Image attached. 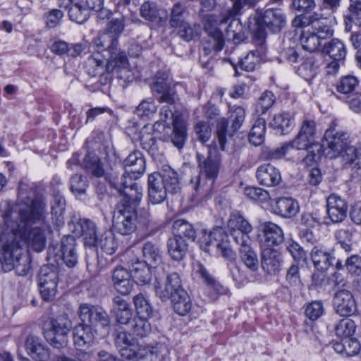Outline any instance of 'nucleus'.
Returning a JSON list of instances; mask_svg holds the SVG:
<instances>
[{
  "instance_id": "nucleus-35",
  "label": "nucleus",
  "mask_w": 361,
  "mask_h": 361,
  "mask_svg": "<svg viewBox=\"0 0 361 361\" xmlns=\"http://www.w3.org/2000/svg\"><path fill=\"white\" fill-rule=\"evenodd\" d=\"M144 262L152 267H157L162 263V252L159 246L152 242H147L142 246Z\"/></svg>"
},
{
  "instance_id": "nucleus-40",
  "label": "nucleus",
  "mask_w": 361,
  "mask_h": 361,
  "mask_svg": "<svg viewBox=\"0 0 361 361\" xmlns=\"http://www.w3.org/2000/svg\"><path fill=\"white\" fill-rule=\"evenodd\" d=\"M173 232L175 237L186 238L195 240L196 232L193 226L184 219H177L173 224Z\"/></svg>"
},
{
  "instance_id": "nucleus-14",
  "label": "nucleus",
  "mask_w": 361,
  "mask_h": 361,
  "mask_svg": "<svg viewBox=\"0 0 361 361\" xmlns=\"http://www.w3.org/2000/svg\"><path fill=\"white\" fill-rule=\"evenodd\" d=\"M259 237L264 247L278 246L284 240L282 228L271 221H265L259 226Z\"/></svg>"
},
{
  "instance_id": "nucleus-54",
  "label": "nucleus",
  "mask_w": 361,
  "mask_h": 361,
  "mask_svg": "<svg viewBox=\"0 0 361 361\" xmlns=\"http://www.w3.org/2000/svg\"><path fill=\"white\" fill-rule=\"evenodd\" d=\"M95 246L99 247L106 254L112 255L117 248V243L115 241L114 235L108 232L102 234L99 238H97V243Z\"/></svg>"
},
{
  "instance_id": "nucleus-16",
  "label": "nucleus",
  "mask_w": 361,
  "mask_h": 361,
  "mask_svg": "<svg viewBox=\"0 0 361 361\" xmlns=\"http://www.w3.org/2000/svg\"><path fill=\"white\" fill-rule=\"evenodd\" d=\"M256 24L264 25L273 32L281 30L286 23V18L281 9H267L264 13L257 12L255 16Z\"/></svg>"
},
{
  "instance_id": "nucleus-26",
  "label": "nucleus",
  "mask_w": 361,
  "mask_h": 361,
  "mask_svg": "<svg viewBox=\"0 0 361 361\" xmlns=\"http://www.w3.org/2000/svg\"><path fill=\"white\" fill-rule=\"evenodd\" d=\"M281 255L271 247H263L262 252V267L269 274H276L281 268Z\"/></svg>"
},
{
  "instance_id": "nucleus-28",
  "label": "nucleus",
  "mask_w": 361,
  "mask_h": 361,
  "mask_svg": "<svg viewBox=\"0 0 361 361\" xmlns=\"http://www.w3.org/2000/svg\"><path fill=\"white\" fill-rule=\"evenodd\" d=\"M334 305L336 313L348 317L356 311V303L353 295H334Z\"/></svg>"
},
{
  "instance_id": "nucleus-44",
  "label": "nucleus",
  "mask_w": 361,
  "mask_h": 361,
  "mask_svg": "<svg viewBox=\"0 0 361 361\" xmlns=\"http://www.w3.org/2000/svg\"><path fill=\"white\" fill-rule=\"evenodd\" d=\"M188 15L187 6L180 2H176L173 4L169 18V24L172 27H178L181 25L185 20V17Z\"/></svg>"
},
{
  "instance_id": "nucleus-12",
  "label": "nucleus",
  "mask_w": 361,
  "mask_h": 361,
  "mask_svg": "<svg viewBox=\"0 0 361 361\" xmlns=\"http://www.w3.org/2000/svg\"><path fill=\"white\" fill-rule=\"evenodd\" d=\"M226 229L236 243L252 241L250 233L253 228L238 211H234L230 214L226 223Z\"/></svg>"
},
{
  "instance_id": "nucleus-13",
  "label": "nucleus",
  "mask_w": 361,
  "mask_h": 361,
  "mask_svg": "<svg viewBox=\"0 0 361 361\" xmlns=\"http://www.w3.org/2000/svg\"><path fill=\"white\" fill-rule=\"evenodd\" d=\"M167 71H159L157 73L152 86V91L157 94V100L161 103L173 104L177 99L175 85L169 80Z\"/></svg>"
},
{
  "instance_id": "nucleus-27",
  "label": "nucleus",
  "mask_w": 361,
  "mask_h": 361,
  "mask_svg": "<svg viewBox=\"0 0 361 361\" xmlns=\"http://www.w3.org/2000/svg\"><path fill=\"white\" fill-rule=\"evenodd\" d=\"M62 259L66 265L70 268L78 263V255L75 252V239L72 235L63 236L61 241Z\"/></svg>"
},
{
  "instance_id": "nucleus-33",
  "label": "nucleus",
  "mask_w": 361,
  "mask_h": 361,
  "mask_svg": "<svg viewBox=\"0 0 361 361\" xmlns=\"http://www.w3.org/2000/svg\"><path fill=\"white\" fill-rule=\"evenodd\" d=\"M80 231L78 233L83 237L86 246L94 247L97 243V228L95 224L86 219H80L77 224Z\"/></svg>"
},
{
  "instance_id": "nucleus-41",
  "label": "nucleus",
  "mask_w": 361,
  "mask_h": 361,
  "mask_svg": "<svg viewBox=\"0 0 361 361\" xmlns=\"http://www.w3.org/2000/svg\"><path fill=\"white\" fill-rule=\"evenodd\" d=\"M284 288L289 292H299L302 290V283L299 276V268L292 265L288 270Z\"/></svg>"
},
{
  "instance_id": "nucleus-64",
  "label": "nucleus",
  "mask_w": 361,
  "mask_h": 361,
  "mask_svg": "<svg viewBox=\"0 0 361 361\" xmlns=\"http://www.w3.org/2000/svg\"><path fill=\"white\" fill-rule=\"evenodd\" d=\"M348 18L361 27V0H350Z\"/></svg>"
},
{
  "instance_id": "nucleus-43",
  "label": "nucleus",
  "mask_w": 361,
  "mask_h": 361,
  "mask_svg": "<svg viewBox=\"0 0 361 361\" xmlns=\"http://www.w3.org/2000/svg\"><path fill=\"white\" fill-rule=\"evenodd\" d=\"M171 303L174 311L179 315H185L192 307L189 295H171Z\"/></svg>"
},
{
  "instance_id": "nucleus-7",
  "label": "nucleus",
  "mask_w": 361,
  "mask_h": 361,
  "mask_svg": "<svg viewBox=\"0 0 361 361\" xmlns=\"http://www.w3.org/2000/svg\"><path fill=\"white\" fill-rule=\"evenodd\" d=\"M317 134L314 119L304 116L299 124L298 134L291 140L296 149L307 151V154L303 158V161L307 164L319 158L322 146L315 142Z\"/></svg>"
},
{
  "instance_id": "nucleus-10",
  "label": "nucleus",
  "mask_w": 361,
  "mask_h": 361,
  "mask_svg": "<svg viewBox=\"0 0 361 361\" xmlns=\"http://www.w3.org/2000/svg\"><path fill=\"white\" fill-rule=\"evenodd\" d=\"M200 248L206 252H216L226 259H233L235 254L231 247L228 236L221 228L203 231L199 240Z\"/></svg>"
},
{
  "instance_id": "nucleus-24",
  "label": "nucleus",
  "mask_w": 361,
  "mask_h": 361,
  "mask_svg": "<svg viewBox=\"0 0 361 361\" xmlns=\"http://www.w3.org/2000/svg\"><path fill=\"white\" fill-rule=\"evenodd\" d=\"M272 208L275 214L285 219L296 216L300 210L299 204L296 200L284 197L275 199Z\"/></svg>"
},
{
  "instance_id": "nucleus-42",
  "label": "nucleus",
  "mask_w": 361,
  "mask_h": 361,
  "mask_svg": "<svg viewBox=\"0 0 361 361\" xmlns=\"http://www.w3.org/2000/svg\"><path fill=\"white\" fill-rule=\"evenodd\" d=\"M265 130V119L262 118L257 119L249 133V142L255 146H259L262 144L264 140Z\"/></svg>"
},
{
  "instance_id": "nucleus-48",
  "label": "nucleus",
  "mask_w": 361,
  "mask_h": 361,
  "mask_svg": "<svg viewBox=\"0 0 361 361\" xmlns=\"http://www.w3.org/2000/svg\"><path fill=\"white\" fill-rule=\"evenodd\" d=\"M300 42L302 48L310 52L317 51L321 45L320 39L310 30L302 31Z\"/></svg>"
},
{
  "instance_id": "nucleus-34",
  "label": "nucleus",
  "mask_w": 361,
  "mask_h": 361,
  "mask_svg": "<svg viewBox=\"0 0 361 361\" xmlns=\"http://www.w3.org/2000/svg\"><path fill=\"white\" fill-rule=\"evenodd\" d=\"M167 250L171 259L179 262L183 260L186 255L188 244L185 239L173 236L168 240Z\"/></svg>"
},
{
  "instance_id": "nucleus-19",
  "label": "nucleus",
  "mask_w": 361,
  "mask_h": 361,
  "mask_svg": "<svg viewBox=\"0 0 361 361\" xmlns=\"http://www.w3.org/2000/svg\"><path fill=\"white\" fill-rule=\"evenodd\" d=\"M202 8L200 11V16L204 23L206 29L218 24L226 23L231 18L228 17V10L222 13L221 16H216L206 13L212 11L216 6V0H201Z\"/></svg>"
},
{
  "instance_id": "nucleus-31",
  "label": "nucleus",
  "mask_w": 361,
  "mask_h": 361,
  "mask_svg": "<svg viewBox=\"0 0 361 361\" xmlns=\"http://www.w3.org/2000/svg\"><path fill=\"white\" fill-rule=\"evenodd\" d=\"M294 115L288 112H280L274 115L270 126L282 135L289 133L293 128Z\"/></svg>"
},
{
  "instance_id": "nucleus-17",
  "label": "nucleus",
  "mask_w": 361,
  "mask_h": 361,
  "mask_svg": "<svg viewBox=\"0 0 361 361\" xmlns=\"http://www.w3.org/2000/svg\"><path fill=\"white\" fill-rule=\"evenodd\" d=\"M348 203L336 194H331L326 199L327 218L332 224L342 222L347 216Z\"/></svg>"
},
{
  "instance_id": "nucleus-38",
  "label": "nucleus",
  "mask_w": 361,
  "mask_h": 361,
  "mask_svg": "<svg viewBox=\"0 0 361 361\" xmlns=\"http://www.w3.org/2000/svg\"><path fill=\"white\" fill-rule=\"evenodd\" d=\"M128 326L133 336L139 338L146 337L152 331L148 319L141 317L135 316Z\"/></svg>"
},
{
  "instance_id": "nucleus-4",
  "label": "nucleus",
  "mask_w": 361,
  "mask_h": 361,
  "mask_svg": "<svg viewBox=\"0 0 361 361\" xmlns=\"http://www.w3.org/2000/svg\"><path fill=\"white\" fill-rule=\"evenodd\" d=\"M207 149L208 154L207 157H204L200 152L196 154L200 174L190 179V185L197 193H204L210 191L221 168V159L216 146L209 145L207 146Z\"/></svg>"
},
{
  "instance_id": "nucleus-50",
  "label": "nucleus",
  "mask_w": 361,
  "mask_h": 361,
  "mask_svg": "<svg viewBox=\"0 0 361 361\" xmlns=\"http://www.w3.org/2000/svg\"><path fill=\"white\" fill-rule=\"evenodd\" d=\"M178 35L184 41L190 42L200 33V26L197 23L190 24L186 21L178 26Z\"/></svg>"
},
{
  "instance_id": "nucleus-9",
  "label": "nucleus",
  "mask_w": 361,
  "mask_h": 361,
  "mask_svg": "<svg viewBox=\"0 0 361 361\" xmlns=\"http://www.w3.org/2000/svg\"><path fill=\"white\" fill-rule=\"evenodd\" d=\"M71 327V322L66 314L50 318L44 324V337L54 348H63L68 344Z\"/></svg>"
},
{
  "instance_id": "nucleus-11",
  "label": "nucleus",
  "mask_w": 361,
  "mask_h": 361,
  "mask_svg": "<svg viewBox=\"0 0 361 361\" xmlns=\"http://www.w3.org/2000/svg\"><path fill=\"white\" fill-rule=\"evenodd\" d=\"M336 126V121L331 122L330 127L324 133L323 146L329 150L328 155L330 158L338 157L339 153L350 144L349 133L343 130H337Z\"/></svg>"
},
{
  "instance_id": "nucleus-25",
  "label": "nucleus",
  "mask_w": 361,
  "mask_h": 361,
  "mask_svg": "<svg viewBox=\"0 0 361 361\" xmlns=\"http://www.w3.org/2000/svg\"><path fill=\"white\" fill-rule=\"evenodd\" d=\"M58 273L49 267H43L38 276V286L40 293H51L56 291Z\"/></svg>"
},
{
  "instance_id": "nucleus-29",
  "label": "nucleus",
  "mask_w": 361,
  "mask_h": 361,
  "mask_svg": "<svg viewBox=\"0 0 361 361\" xmlns=\"http://www.w3.org/2000/svg\"><path fill=\"white\" fill-rule=\"evenodd\" d=\"M322 52L331 59L344 61L347 55V49L343 41L334 38L324 44Z\"/></svg>"
},
{
  "instance_id": "nucleus-32",
  "label": "nucleus",
  "mask_w": 361,
  "mask_h": 361,
  "mask_svg": "<svg viewBox=\"0 0 361 361\" xmlns=\"http://www.w3.org/2000/svg\"><path fill=\"white\" fill-rule=\"evenodd\" d=\"M252 241L238 243L239 245L238 251L241 261L245 265L252 271L257 270L259 262L256 252L251 247Z\"/></svg>"
},
{
  "instance_id": "nucleus-37",
  "label": "nucleus",
  "mask_w": 361,
  "mask_h": 361,
  "mask_svg": "<svg viewBox=\"0 0 361 361\" xmlns=\"http://www.w3.org/2000/svg\"><path fill=\"white\" fill-rule=\"evenodd\" d=\"M224 46V39L222 32L218 30L214 29V31L210 32L209 38L208 41L203 45L202 55L200 59L207 56L214 50L216 52L221 51Z\"/></svg>"
},
{
  "instance_id": "nucleus-45",
  "label": "nucleus",
  "mask_w": 361,
  "mask_h": 361,
  "mask_svg": "<svg viewBox=\"0 0 361 361\" xmlns=\"http://www.w3.org/2000/svg\"><path fill=\"white\" fill-rule=\"evenodd\" d=\"M173 126L171 140L176 147L180 149L186 140V128L184 123L177 118L173 120Z\"/></svg>"
},
{
  "instance_id": "nucleus-52",
  "label": "nucleus",
  "mask_w": 361,
  "mask_h": 361,
  "mask_svg": "<svg viewBox=\"0 0 361 361\" xmlns=\"http://www.w3.org/2000/svg\"><path fill=\"white\" fill-rule=\"evenodd\" d=\"M136 342L135 338L133 337V334L130 332L127 331H120L116 336L115 338V344L116 347L118 348L120 352V355H121L122 349H128V350H135V343Z\"/></svg>"
},
{
  "instance_id": "nucleus-56",
  "label": "nucleus",
  "mask_w": 361,
  "mask_h": 361,
  "mask_svg": "<svg viewBox=\"0 0 361 361\" xmlns=\"http://www.w3.org/2000/svg\"><path fill=\"white\" fill-rule=\"evenodd\" d=\"M228 118L231 123V128L233 133L238 130L243 125L245 121V111L241 106H237L231 109L228 111Z\"/></svg>"
},
{
  "instance_id": "nucleus-5",
  "label": "nucleus",
  "mask_w": 361,
  "mask_h": 361,
  "mask_svg": "<svg viewBox=\"0 0 361 361\" xmlns=\"http://www.w3.org/2000/svg\"><path fill=\"white\" fill-rule=\"evenodd\" d=\"M180 190L178 173L170 166H165L160 172H155L148 177V196L154 204L163 202L167 193L175 194Z\"/></svg>"
},
{
  "instance_id": "nucleus-57",
  "label": "nucleus",
  "mask_w": 361,
  "mask_h": 361,
  "mask_svg": "<svg viewBox=\"0 0 361 361\" xmlns=\"http://www.w3.org/2000/svg\"><path fill=\"white\" fill-rule=\"evenodd\" d=\"M165 291L166 293H180L185 291L178 274L174 272L168 275L165 283Z\"/></svg>"
},
{
  "instance_id": "nucleus-49",
  "label": "nucleus",
  "mask_w": 361,
  "mask_h": 361,
  "mask_svg": "<svg viewBox=\"0 0 361 361\" xmlns=\"http://www.w3.org/2000/svg\"><path fill=\"white\" fill-rule=\"evenodd\" d=\"M133 301L136 310V316L149 319L152 317L153 310L144 295H135Z\"/></svg>"
},
{
  "instance_id": "nucleus-63",
  "label": "nucleus",
  "mask_w": 361,
  "mask_h": 361,
  "mask_svg": "<svg viewBox=\"0 0 361 361\" xmlns=\"http://www.w3.org/2000/svg\"><path fill=\"white\" fill-rule=\"evenodd\" d=\"M157 111V106L152 99L143 100L137 107L136 112L140 117L149 118Z\"/></svg>"
},
{
  "instance_id": "nucleus-53",
  "label": "nucleus",
  "mask_w": 361,
  "mask_h": 361,
  "mask_svg": "<svg viewBox=\"0 0 361 361\" xmlns=\"http://www.w3.org/2000/svg\"><path fill=\"white\" fill-rule=\"evenodd\" d=\"M261 56L257 50L250 51L243 59L238 62L241 69L245 71H253L260 63Z\"/></svg>"
},
{
  "instance_id": "nucleus-3",
  "label": "nucleus",
  "mask_w": 361,
  "mask_h": 361,
  "mask_svg": "<svg viewBox=\"0 0 361 361\" xmlns=\"http://www.w3.org/2000/svg\"><path fill=\"white\" fill-rule=\"evenodd\" d=\"M118 193L121 196V200L113 216V226L118 233L129 235L137 227V214L135 207L142 197V192L135 189H128Z\"/></svg>"
},
{
  "instance_id": "nucleus-60",
  "label": "nucleus",
  "mask_w": 361,
  "mask_h": 361,
  "mask_svg": "<svg viewBox=\"0 0 361 361\" xmlns=\"http://www.w3.org/2000/svg\"><path fill=\"white\" fill-rule=\"evenodd\" d=\"M293 147L292 141L285 142L281 147L269 149L264 152V158L267 159H279L284 157Z\"/></svg>"
},
{
  "instance_id": "nucleus-2",
  "label": "nucleus",
  "mask_w": 361,
  "mask_h": 361,
  "mask_svg": "<svg viewBox=\"0 0 361 361\" xmlns=\"http://www.w3.org/2000/svg\"><path fill=\"white\" fill-rule=\"evenodd\" d=\"M124 27L123 16L113 19L109 23L108 32L100 35L94 39V44L98 49L107 50L110 54V59L105 66V71L108 73L120 69L126 70L128 66L126 53L117 52L118 37L123 31Z\"/></svg>"
},
{
  "instance_id": "nucleus-23",
  "label": "nucleus",
  "mask_w": 361,
  "mask_h": 361,
  "mask_svg": "<svg viewBox=\"0 0 361 361\" xmlns=\"http://www.w3.org/2000/svg\"><path fill=\"white\" fill-rule=\"evenodd\" d=\"M25 346L27 354L36 361H47L50 357L49 348L37 336L29 335L25 339Z\"/></svg>"
},
{
  "instance_id": "nucleus-22",
  "label": "nucleus",
  "mask_w": 361,
  "mask_h": 361,
  "mask_svg": "<svg viewBox=\"0 0 361 361\" xmlns=\"http://www.w3.org/2000/svg\"><path fill=\"white\" fill-rule=\"evenodd\" d=\"M256 178L260 185L267 187L277 185L281 181L279 170L270 164L260 165L257 169Z\"/></svg>"
},
{
  "instance_id": "nucleus-39",
  "label": "nucleus",
  "mask_w": 361,
  "mask_h": 361,
  "mask_svg": "<svg viewBox=\"0 0 361 361\" xmlns=\"http://www.w3.org/2000/svg\"><path fill=\"white\" fill-rule=\"evenodd\" d=\"M318 71V61L312 56L306 57L298 69V74L308 82L317 75Z\"/></svg>"
},
{
  "instance_id": "nucleus-6",
  "label": "nucleus",
  "mask_w": 361,
  "mask_h": 361,
  "mask_svg": "<svg viewBox=\"0 0 361 361\" xmlns=\"http://www.w3.org/2000/svg\"><path fill=\"white\" fill-rule=\"evenodd\" d=\"M124 164L126 171L121 177L116 174H111L106 178L110 185L118 192L128 189L142 191L137 183L135 182L145 171V161L142 152L134 150L124 160Z\"/></svg>"
},
{
  "instance_id": "nucleus-30",
  "label": "nucleus",
  "mask_w": 361,
  "mask_h": 361,
  "mask_svg": "<svg viewBox=\"0 0 361 361\" xmlns=\"http://www.w3.org/2000/svg\"><path fill=\"white\" fill-rule=\"evenodd\" d=\"M140 14L145 20L155 23H160L166 18V13L152 1L143 3L140 8Z\"/></svg>"
},
{
  "instance_id": "nucleus-47",
  "label": "nucleus",
  "mask_w": 361,
  "mask_h": 361,
  "mask_svg": "<svg viewBox=\"0 0 361 361\" xmlns=\"http://www.w3.org/2000/svg\"><path fill=\"white\" fill-rule=\"evenodd\" d=\"M85 68L89 75H102L104 71V60L99 54L90 56L85 61Z\"/></svg>"
},
{
  "instance_id": "nucleus-62",
  "label": "nucleus",
  "mask_w": 361,
  "mask_h": 361,
  "mask_svg": "<svg viewBox=\"0 0 361 361\" xmlns=\"http://www.w3.org/2000/svg\"><path fill=\"white\" fill-rule=\"evenodd\" d=\"M245 195L250 200L265 202L269 199V192L260 188L246 187L244 189Z\"/></svg>"
},
{
  "instance_id": "nucleus-15",
  "label": "nucleus",
  "mask_w": 361,
  "mask_h": 361,
  "mask_svg": "<svg viewBox=\"0 0 361 361\" xmlns=\"http://www.w3.org/2000/svg\"><path fill=\"white\" fill-rule=\"evenodd\" d=\"M310 256L314 267L320 272L326 271L336 260L333 250L322 245L314 246Z\"/></svg>"
},
{
  "instance_id": "nucleus-59",
  "label": "nucleus",
  "mask_w": 361,
  "mask_h": 361,
  "mask_svg": "<svg viewBox=\"0 0 361 361\" xmlns=\"http://www.w3.org/2000/svg\"><path fill=\"white\" fill-rule=\"evenodd\" d=\"M276 97L270 91H265L259 98L256 104V111L263 114L266 113L275 103Z\"/></svg>"
},
{
  "instance_id": "nucleus-20",
  "label": "nucleus",
  "mask_w": 361,
  "mask_h": 361,
  "mask_svg": "<svg viewBox=\"0 0 361 361\" xmlns=\"http://www.w3.org/2000/svg\"><path fill=\"white\" fill-rule=\"evenodd\" d=\"M192 274L195 278L202 280L211 291L216 293H224L227 291V289L200 262L194 264Z\"/></svg>"
},
{
  "instance_id": "nucleus-51",
  "label": "nucleus",
  "mask_w": 361,
  "mask_h": 361,
  "mask_svg": "<svg viewBox=\"0 0 361 361\" xmlns=\"http://www.w3.org/2000/svg\"><path fill=\"white\" fill-rule=\"evenodd\" d=\"M356 325L352 319L346 317L342 319L335 325L334 331L337 336L346 338L353 335Z\"/></svg>"
},
{
  "instance_id": "nucleus-61",
  "label": "nucleus",
  "mask_w": 361,
  "mask_h": 361,
  "mask_svg": "<svg viewBox=\"0 0 361 361\" xmlns=\"http://www.w3.org/2000/svg\"><path fill=\"white\" fill-rule=\"evenodd\" d=\"M345 267L349 274L354 276H361V256L352 255L345 262Z\"/></svg>"
},
{
  "instance_id": "nucleus-18",
  "label": "nucleus",
  "mask_w": 361,
  "mask_h": 361,
  "mask_svg": "<svg viewBox=\"0 0 361 361\" xmlns=\"http://www.w3.org/2000/svg\"><path fill=\"white\" fill-rule=\"evenodd\" d=\"M113 284L118 293H130L133 287L130 269L123 266H117L112 273Z\"/></svg>"
},
{
  "instance_id": "nucleus-1",
  "label": "nucleus",
  "mask_w": 361,
  "mask_h": 361,
  "mask_svg": "<svg viewBox=\"0 0 361 361\" xmlns=\"http://www.w3.org/2000/svg\"><path fill=\"white\" fill-rule=\"evenodd\" d=\"M80 322L73 329L74 345L78 350L85 351L94 343L96 327L109 326L108 314L102 308L81 305L79 311Z\"/></svg>"
},
{
  "instance_id": "nucleus-8",
  "label": "nucleus",
  "mask_w": 361,
  "mask_h": 361,
  "mask_svg": "<svg viewBox=\"0 0 361 361\" xmlns=\"http://www.w3.org/2000/svg\"><path fill=\"white\" fill-rule=\"evenodd\" d=\"M22 239L11 235L9 240L2 245L0 251V261L6 271L16 269L20 276L27 275L30 270V261L27 255H23Z\"/></svg>"
},
{
  "instance_id": "nucleus-58",
  "label": "nucleus",
  "mask_w": 361,
  "mask_h": 361,
  "mask_svg": "<svg viewBox=\"0 0 361 361\" xmlns=\"http://www.w3.org/2000/svg\"><path fill=\"white\" fill-rule=\"evenodd\" d=\"M359 80L353 75H346L341 78L336 85V90L342 94L351 93L358 85Z\"/></svg>"
},
{
  "instance_id": "nucleus-55",
  "label": "nucleus",
  "mask_w": 361,
  "mask_h": 361,
  "mask_svg": "<svg viewBox=\"0 0 361 361\" xmlns=\"http://www.w3.org/2000/svg\"><path fill=\"white\" fill-rule=\"evenodd\" d=\"M70 185L72 192L76 196L84 195L89 186L87 177L78 173L71 176Z\"/></svg>"
},
{
  "instance_id": "nucleus-21",
  "label": "nucleus",
  "mask_w": 361,
  "mask_h": 361,
  "mask_svg": "<svg viewBox=\"0 0 361 361\" xmlns=\"http://www.w3.org/2000/svg\"><path fill=\"white\" fill-rule=\"evenodd\" d=\"M126 262L130 269L133 283L140 286H148L152 279L150 266L139 259Z\"/></svg>"
},
{
  "instance_id": "nucleus-46",
  "label": "nucleus",
  "mask_w": 361,
  "mask_h": 361,
  "mask_svg": "<svg viewBox=\"0 0 361 361\" xmlns=\"http://www.w3.org/2000/svg\"><path fill=\"white\" fill-rule=\"evenodd\" d=\"M68 16L70 20L78 24L85 23L90 17V11L86 6L81 3H74L68 10Z\"/></svg>"
},
{
  "instance_id": "nucleus-36",
  "label": "nucleus",
  "mask_w": 361,
  "mask_h": 361,
  "mask_svg": "<svg viewBox=\"0 0 361 361\" xmlns=\"http://www.w3.org/2000/svg\"><path fill=\"white\" fill-rule=\"evenodd\" d=\"M27 245L36 252H41L45 247L46 236L44 232L38 227H35L24 233Z\"/></svg>"
}]
</instances>
